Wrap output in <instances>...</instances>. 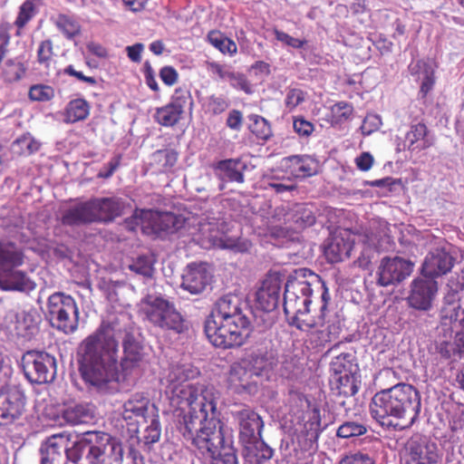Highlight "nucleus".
<instances>
[{
  "label": "nucleus",
  "mask_w": 464,
  "mask_h": 464,
  "mask_svg": "<svg viewBox=\"0 0 464 464\" xmlns=\"http://www.w3.org/2000/svg\"><path fill=\"white\" fill-rule=\"evenodd\" d=\"M198 374V369L191 364L171 365L163 381L165 395L170 405L180 410L188 409L179 426L184 439L191 438L206 422L218 418L215 388L189 382Z\"/></svg>",
  "instance_id": "obj_1"
},
{
  "label": "nucleus",
  "mask_w": 464,
  "mask_h": 464,
  "mask_svg": "<svg viewBox=\"0 0 464 464\" xmlns=\"http://www.w3.org/2000/svg\"><path fill=\"white\" fill-rule=\"evenodd\" d=\"M118 322L102 321L99 328L86 337L79 348V371L83 381L99 392L112 393L118 391L119 345L116 338Z\"/></svg>",
  "instance_id": "obj_2"
},
{
  "label": "nucleus",
  "mask_w": 464,
  "mask_h": 464,
  "mask_svg": "<svg viewBox=\"0 0 464 464\" xmlns=\"http://www.w3.org/2000/svg\"><path fill=\"white\" fill-rule=\"evenodd\" d=\"M285 285L284 312L291 326L306 331L324 326L331 299L328 288L311 270L295 271Z\"/></svg>",
  "instance_id": "obj_3"
},
{
  "label": "nucleus",
  "mask_w": 464,
  "mask_h": 464,
  "mask_svg": "<svg viewBox=\"0 0 464 464\" xmlns=\"http://www.w3.org/2000/svg\"><path fill=\"white\" fill-rule=\"evenodd\" d=\"M250 311L237 295L218 298L207 317L204 331L216 347L241 346L249 337L251 330Z\"/></svg>",
  "instance_id": "obj_4"
},
{
  "label": "nucleus",
  "mask_w": 464,
  "mask_h": 464,
  "mask_svg": "<svg viewBox=\"0 0 464 464\" xmlns=\"http://www.w3.org/2000/svg\"><path fill=\"white\" fill-rule=\"evenodd\" d=\"M102 431H87L69 448L63 433L47 438L40 447V464H110L111 451Z\"/></svg>",
  "instance_id": "obj_5"
},
{
  "label": "nucleus",
  "mask_w": 464,
  "mask_h": 464,
  "mask_svg": "<svg viewBox=\"0 0 464 464\" xmlns=\"http://www.w3.org/2000/svg\"><path fill=\"white\" fill-rule=\"evenodd\" d=\"M421 409L420 392L411 384L400 382L376 392L370 403V414L382 427L396 429L398 420L413 424Z\"/></svg>",
  "instance_id": "obj_6"
},
{
  "label": "nucleus",
  "mask_w": 464,
  "mask_h": 464,
  "mask_svg": "<svg viewBox=\"0 0 464 464\" xmlns=\"http://www.w3.org/2000/svg\"><path fill=\"white\" fill-rule=\"evenodd\" d=\"M185 440L202 454H208L209 464H238L232 431L218 418H212Z\"/></svg>",
  "instance_id": "obj_7"
},
{
  "label": "nucleus",
  "mask_w": 464,
  "mask_h": 464,
  "mask_svg": "<svg viewBox=\"0 0 464 464\" xmlns=\"http://www.w3.org/2000/svg\"><path fill=\"white\" fill-rule=\"evenodd\" d=\"M330 370L332 401L335 409L343 408L348 413L362 384L358 363L352 353H341L332 360Z\"/></svg>",
  "instance_id": "obj_8"
},
{
  "label": "nucleus",
  "mask_w": 464,
  "mask_h": 464,
  "mask_svg": "<svg viewBox=\"0 0 464 464\" xmlns=\"http://www.w3.org/2000/svg\"><path fill=\"white\" fill-rule=\"evenodd\" d=\"M23 254L13 243L0 242V289L5 291L29 292L35 284L20 270Z\"/></svg>",
  "instance_id": "obj_9"
},
{
  "label": "nucleus",
  "mask_w": 464,
  "mask_h": 464,
  "mask_svg": "<svg viewBox=\"0 0 464 464\" xmlns=\"http://www.w3.org/2000/svg\"><path fill=\"white\" fill-rule=\"evenodd\" d=\"M226 223L215 218H202L198 224V241L202 246L230 249L237 252L247 251V240L229 237L225 231Z\"/></svg>",
  "instance_id": "obj_10"
},
{
  "label": "nucleus",
  "mask_w": 464,
  "mask_h": 464,
  "mask_svg": "<svg viewBox=\"0 0 464 464\" xmlns=\"http://www.w3.org/2000/svg\"><path fill=\"white\" fill-rule=\"evenodd\" d=\"M46 316L53 327L64 334H72L78 328L79 310L75 300L62 292L48 297Z\"/></svg>",
  "instance_id": "obj_11"
},
{
  "label": "nucleus",
  "mask_w": 464,
  "mask_h": 464,
  "mask_svg": "<svg viewBox=\"0 0 464 464\" xmlns=\"http://www.w3.org/2000/svg\"><path fill=\"white\" fill-rule=\"evenodd\" d=\"M20 367L24 377L36 384L48 383L56 376V359L53 355L40 350H29L21 358Z\"/></svg>",
  "instance_id": "obj_12"
},
{
  "label": "nucleus",
  "mask_w": 464,
  "mask_h": 464,
  "mask_svg": "<svg viewBox=\"0 0 464 464\" xmlns=\"http://www.w3.org/2000/svg\"><path fill=\"white\" fill-rule=\"evenodd\" d=\"M146 318L154 325L162 329L181 333L184 330V319L174 304L162 297H148L142 307Z\"/></svg>",
  "instance_id": "obj_13"
},
{
  "label": "nucleus",
  "mask_w": 464,
  "mask_h": 464,
  "mask_svg": "<svg viewBox=\"0 0 464 464\" xmlns=\"http://www.w3.org/2000/svg\"><path fill=\"white\" fill-rule=\"evenodd\" d=\"M26 397L19 385L7 383V379L0 385V426L19 420L24 411Z\"/></svg>",
  "instance_id": "obj_14"
},
{
  "label": "nucleus",
  "mask_w": 464,
  "mask_h": 464,
  "mask_svg": "<svg viewBox=\"0 0 464 464\" xmlns=\"http://www.w3.org/2000/svg\"><path fill=\"white\" fill-rule=\"evenodd\" d=\"M158 413L157 408L150 403L148 397L141 393L131 395L122 406V418L127 422L129 430L133 434L139 432V426L148 423L149 419Z\"/></svg>",
  "instance_id": "obj_15"
},
{
  "label": "nucleus",
  "mask_w": 464,
  "mask_h": 464,
  "mask_svg": "<svg viewBox=\"0 0 464 464\" xmlns=\"http://www.w3.org/2000/svg\"><path fill=\"white\" fill-rule=\"evenodd\" d=\"M437 293L438 283L435 279L425 276H419L411 283V291L407 301L411 307L428 312L432 308Z\"/></svg>",
  "instance_id": "obj_16"
},
{
  "label": "nucleus",
  "mask_w": 464,
  "mask_h": 464,
  "mask_svg": "<svg viewBox=\"0 0 464 464\" xmlns=\"http://www.w3.org/2000/svg\"><path fill=\"white\" fill-rule=\"evenodd\" d=\"M412 268L413 264L401 257H384L378 268L377 283L382 286L400 283L411 275Z\"/></svg>",
  "instance_id": "obj_17"
},
{
  "label": "nucleus",
  "mask_w": 464,
  "mask_h": 464,
  "mask_svg": "<svg viewBox=\"0 0 464 464\" xmlns=\"http://www.w3.org/2000/svg\"><path fill=\"white\" fill-rule=\"evenodd\" d=\"M455 257L450 253V246H443L430 250L426 256L421 267V274L429 278L444 276L451 271Z\"/></svg>",
  "instance_id": "obj_18"
},
{
  "label": "nucleus",
  "mask_w": 464,
  "mask_h": 464,
  "mask_svg": "<svg viewBox=\"0 0 464 464\" xmlns=\"http://www.w3.org/2000/svg\"><path fill=\"white\" fill-rule=\"evenodd\" d=\"M211 168L219 181V190H223L227 183H244L247 165L239 158H231L214 162Z\"/></svg>",
  "instance_id": "obj_19"
},
{
  "label": "nucleus",
  "mask_w": 464,
  "mask_h": 464,
  "mask_svg": "<svg viewBox=\"0 0 464 464\" xmlns=\"http://www.w3.org/2000/svg\"><path fill=\"white\" fill-rule=\"evenodd\" d=\"M282 284L283 279L279 274L269 273L266 275L256 293V302L259 309L271 312L277 307Z\"/></svg>",
  "instance_id": "obj_20"
},
{
  "label": "nucleus",
  "mask_w": 464,
  "mask_h": 464,
  "mask_svg": "<svg viewBox=\"0 0 464 464\" xmlns=\"http://www.w3.org/2000/svg\"><path fill=\"white\" fill-rule=\"evenodd\" d=\"M233 416L239 425L240 442L260 439L264 427L261 417L249 407L233 412Z\"/></svg>",
  "instance_id": "obj_21"
},
{
  "label": "nucleus",
  "mask_w": 464,
  "mask_h": 464,
  "mask_svg": "<svg viewBox=\"0 0 464 464\" xmlns=\"http://www.w3.org/2000/svg\"><path fill=\"white\" fill-rule=\"evenodd\" d=\"M211 276L204 264H191L182 276L181 287L192 295L202 293L210 284Z\"/></svg>",
  "instance_id": "obj_22"
},
{
  "label": "nucleus",
  "mask_w": 464,
  "mask_h": 464,
  "mask_svg": "<svg viewBox=\"0 0 464 464\" xmlns=\"http://www.w3.org/2000/svg\"><path fill=\"white\" fill-rule=\"evenodd\" d=\"M436 352L445 359H450L454 355L459 358L464 357V337L458 332H445L439 327V337L435 343Z\"/></svg>",
  "instance_id": "obj_23"
},
{
  "label": "nucleus",
  "mask_w": 464,
  "mask_h": 464,
  "mask_svg": "<svg viewBox=\"0 0 464 464\" xmlns=\"http://www.w3.org/2000/svg\"><path fill=\"white\" fill-rule=\"evenodd\" d=\"M62 224L75 227L96 223L92 200L80 202L69 207L62 216Z\"/></svg>",
  "instance_id": "obj_24"
},
{
  "label": "nucleus",
  "mask_w": 464,
  "mask_h": 464,
  "mask_svg": "<svg viewBox=\"0 0 464 464\" xmlns=\"http://www.w3.org/2000/svg\"><path fill=\"white\" fill-rule=\"evenodd\" d=\"M96 223H109L122 215L125 204L119 198H92Z\"/></svg>",
  "instance_id": "obj_25"
},
{
  "label": "nucleus",
  "mask_w": 464,
  "mask_h": 464,
  "mask_svg": "<svg viewBox=\"0 0 464 464\" xmlns=\"http://www.w3.org/2000/svg\"><path fill=\"white\" fill-rule=\"evenodd\" d=\"M353 242L342 233L331 235L324 246V254L329 263H338L350 256Z\"/></svg>",
  "instance_id": "obj_26"
},
{
  "label": "nucleus",
  "mask_w": 464,
  "mask_h": 464,
  "mask_svg": "<svg viewBox=\"0 0 464 464\" xmlns=\"http://www.w3.org/2000/svg\"><path fill=\"white\" fill-rule=\"evenodd\" d=\"M150 224L151 235L160 236L162 233L173 234L178 232L185 225L182 216L170 212H159L151 209Z\"/></svg>",
  "instance_id": "obj_27"
},
{
  "label": "nucleus",
  "mask_w": 464,
  "mask_h": 464,
  "mask_svg": "<svg viewBox=\"0 0 464 464\" xmlns=\"http://www.w3.org/2000/svg\"><path fill=\"white\" fill-rule=\"evenodd\" d=\"M434 137L429 131L426 124L418 122L411 124L405 134L403 149L411 151H420L431 147Z\"/></svg>",
  "instance_id": "obj_28"
},
{
  "label": "nucleus",
  "mask_w": 464,
  "mask_h": 464,
  "mask_svg": "<svg viewBox=\"0 0 464 464\" xmlns=\"http://www.w3.org/2000/svg\"><path fill=\"white\" fill-rule=\"evenodd\" d=\"M412 464H437L439 460L436 443L426 438L413 440L409 446Z\"/></svg>",
  "instance_id": "obj_29"
},
{
  "label": "nucleus",
  "mask_w": 464,
  "mask_h": 464,
  "mask_svg": "<svg viewBox=\"0 0 464 464\" xmlns=\"http://www.w3.org/2000/svg\"><path fill=\"white\" fill-rule=\"evenodd\" d=\"M441 329L445 332H458L464 337V308L459 301L447 302L441 310Z\"/></svg>",
  "instance_id": "obj_30"
},
{
  "label": "nucleus",
  "mask_w": 464,
  "mask_h": 464,
  "mask_svg": "<svg viewBox=\"0 0 464 464\" xmlns=\"http://www.w3.org/2000/svg\"><path fill=\"white\" fill-rule=\"evenodd\" d=\"M409 71L416 78V81L420 82L419 95L424 99L433 89L435 83L432 63L425 60H417L410 63Z\"/></svg>",
  "instance_id": "obj_31"
},
{
  "label": "nucleus",
  "mask_w": 464,
  "mask_h": 464,
  "mask_svg": "<svg viewBox=\"0 0 464 464\" xmlns=\"http://www.w3.org/2000/svg\"><path fill=\"white\" fill-rule=\"evenodd\" d=\"M123 352L121 366L123 375L128 376L139 367L142 359L141 347L130 333H126L123 338Z\"/></svg>",
  "instance_id": "obj_32"
},
{
  "label": "nucleus",
  "mask_w": 464,
  "mask_h": 464,
  "mask_svg": "<svg viewBox=\"0 0 464 464\" xmlns=\"http://www.w3.org/2000/svg\"><path fill=\"white\" fill-rule=\"evenodd\" d=\"M241 443L243 458L248 464H264L273 457V449L266 444L261 438Z\"/></svg>",
  "instance_id": "obj_33"
},
{
  "label": "nucleus",
  "mask_w": 464,
  "mask_h": 464,
  "mask_svg": "<svg viewBox=\"0 0 464 464\" xmlns=\"http://www.w3.org/2000/svg\"><path fill=\"white\" fill-rule=\"evenodd\" d=\"M281 165L295 178L310 177L316 173V164L310 157L293 155L284 158Z\"/></svg>",
  "instance_id": "obj_34"
},
{
  "label": "nucleus",
  "mask_w": 464,
  "mask_h": 464,
  "mask_svg": "<svg viewBox=\"0 0 464 464\" xmlns=\"http://www.w3.org/2000/svg\"><path fill=\"white\" fill-rule=\"evenodd\" d=\"M287 222L294 225V229H304L315 223L313 207L304 203L294 205L285 215Z\"/></svg>",
  "instance_id": "obj_35"
},
{
  "label": "nucleus",
  "mask_w": 464,
  "mask_h": 464,
  "mask_svg": "<svg viewBox=\"0 0 464 464\" xmlns=\"http://www.w3.org/2000/svg\"><path fill=\"white\" fill-rule=\"evenodd\" d=\"M255 374L248 368L241 364L233 365L229 372L228 382L231 387L237 392H252L256 385L252 381Z\"/></svg>",
  "instance_id": "obj_36"
},
{
  "label": "nucleus",
  "mask_w": 464,
  "mask_h": 464,
  "mask_svg": "<svg viewBox=\"0 0 464 464\" xmlns=\"http://www.w3.org/2000/svg\"><path fill=\"white\" fill-rule=\"evenodd\" d=\"M62 416L72 426L88 423L94 418L93 406L88 403L70 405L63 410Z\"/></svg>",
  "instance_id": "obj_37"
},
{
  "label": "nucleus",
  "mask_w": 464,
  "mask_h": 464,
  "mask_svg": "<svg viewBox=\"0 0 464 464\" xmlns=\"http://www.w3.org/2000/svg\"><path fill=\"white\" fill-rule=\"evenodd\" d=\"M275 363L274 356L266 350L253 352L249 357L248 366L255 376L266 375Z\"/></svg>",
  "instance_id": "obj_38"
},
{
  "label": "nucleus",
  "mask_w": 464,
  "mask_h": 464,
  "mask_svg": "<svg viewBox=\"0 0 464 464\" xmlns=\"http://www.w3.org/2000/svg\"><path fill=\"white\" fill-rule=\"evenodd\" d=\"M14 331L25 340L33 338L38 332V321L34 314L24 311L18 313L15 316Z\"/></svg>",
  "instance_id": "obj_39"
},
{
  "label": "nucleus",
  "mask_w": 464,
  "mask_h": 464,
  "mask_svg": "<svg viewBox=\"0 0 464 464\" xmlns=\"http://www.w3.org/2000/svg\"><path fill=\"white\" fill-rule=\"evenodd\" d=\"M90 113L89 102L83 98H77L68 102L64 111V121L74 123L85 120Z\"/></svg>",
  "instance_id": "obj_40"
},
{
  "label": "nucleus",
  "mask_w": 464,
  "mask_h": 464,
  "mask_svg": "<svg viewBox=\"0 0 464 464\" xmlns=\"http://www.w3.org/2000/svg\"><path fill=\"white\" fill-rule=\"evenodd\" d=\"M150 164L160 172L169 171L178 160V153L173 149L158 150L151 154Z\"/></svg>",
  "instance_id": "obj_41"
},
{
  "label": "nucleus",
  "mask_w": 464,
  "mask_h": 464,
  "mask_svg": "<svg viewBox=\"0 0 464 464\" xmlns=\"http://www.w3.org/2000/svg\"><path fill=\"white\" fill-rule=\"evenodd\" d=\"M151 217V209H136L130 218L125 219V227L130 231H135L140 227L143 234L150 236Z\"/></svg>",
  "instance_id": "obj_42"
},
{
  "label": "nucleus",
  "mask_w": 464,
  "mask_h": 464,
  "mask_svg": "<svg viewBox=\"0 0 464 464\" xmlns=\"http://www.w3.org/2000/svg\"><path fill=\"white\" fill-rule=\"evenodd\" d=\"M369 430V425L362 419L349 420L341 424L336 431V435L343 439H352L366 434Z\"/></svg>",
  "instance_id": "obj_43"
},
{
  "label": "nucleus",
  "mask_w": 464,
  "mask_h": 464,
  "mask_svg": "<svg viewBox=\"0 0 464 464\" xmlns=\"http://www.w3.org/2000/svg\"><path fill=\"white\" fill-rule=\"evenodd\" d=\"M155 258L151 255H140L128 265V268L144 279H150L155 272Z\"/></svg>",
  "instance_id": "obj_44"
},
{
  "label": "nucleus",
  "mask_w": 464,
  "mask_h": 464,
  "mask_svg": "<svg viewBox=\"0 0 464 464\" xmlns=\"http://www.w3.org/2000/svg\"><path fill=\"white\" fill-rule=\"evenodd\" d=\"M52 21L65 38L72 40L81 33L80 24L72 16L60 14Z\"/></svg>",
  "instance_id": "obj_45"
},
{
  "label": "nucleus",
  "mask_w": 464,
  "mask_h": 464,
  "mask_svg": "<svg viewBox=\"0 0 464 464\" xmlns=\"http://www.w3.org/2000/svg\"><path fill=\"white\" fill-rule=\"evenodd\" d=\"M208 41L211 45L219 50L224 54L234 55L237 52V44L234 41L224 36L218 31H211L208 34Z\"/></svg>",
  "instance_id": "obj_46"
},
{
  "label": "nucleus",
  "mask_w": 464,
  "mask_h": 464,
  "mask_svg": "<svg viewBox=\"0 0 464 464\" xmlns=\"http://www.w3.org/2000/svg\"><path fill=\"white\" fill-rule=\"evenodd\" d=\"M181 115L178 110L168 103L156 109L154 119L161 126L172 127L179 121Z\"/></svg>",
  "instance_id": "obj_47"
},
{
  "label": "nucleus",
  "mask_w": 464,
  "mask_h": 464,
  "mask_svg": "<svg viewBox=\"0 0 464 464\" xmlns=\"http://www.w3.org/2000/svg\"><path fill=\"white\" fill-rule=\"evenodd\" d=\"M249 130L256 138L267 140L272 136L270 124L266 119L257 114H250Z\"/></svg>",
  "instance_id": "obj_48"
},
{
  "label": "nucleus",
  "mask_w": 464,
  "mask_h": 464,
  "mask_svg": "<svg viewBox=\"0 0 464 464\" xmlns=\"http://www.w3.org/2000/svg\"><path fill=\"white\" fill-rule=\"evenodd\" d=\"M39 148L40 143L30 134L23 135L12 143V150L16 154L31 155L36 152Z\"/></svg>",
  "instance_id": "obj_49"
},
{
  "label": "nucleus",
  "mask_w": 464,
  "mask_h": 464,
  "mask_svg": "<svg viewBox=\"0 0 464 464\" xmlns=\"http://www.w3.org/2000/svg\"><path fill=\"white\" fill-rule=\"evenodd\" d=\"M161 435V426L159 419V414H155L149 419V424L144 430V434L141 440L145 445H151L158 442Z\"/></svg>",
  "instance_id": "obj_50"
},
{
  "label": "nucleus",
  "mask_w": 464,
  "mask_h": 464,
  "mask_svg": "<svg viewBox=\"0 0 464 464\" xmlns=\"http://www.w3.org/2000/svg\"><path fill=\"white\" fill-rule=\"evenodd\" d=\"M37 14L32 0H25L19 7V12L14 24L18 28H24L29 21Z\"/></svg>",
  "instance_id": "obj_51"
},
{
  "label": "nucleus",
  "mask_w": 464,
  "mask_h": 464,
  "mask_svg": "<svg viewBox=\"0 0 464 464\" xmlns=\"http://www.w3.org/2000/svg\"><path fill=\"white\" fill-rule=\"evenodd\" d=\"M25 72L24 64L14 60H7L5 63L3 75L5 80L9 82L19 81Z\"/></svg>",
  "instance_id": "obj_52"
},
{
  "label": "nucleus",
  "mask_w": 464,
  "mask_h": 464,
  "mask_svg": "<svg viewBox=\"0 0 464 464\" xmlns=\"http://www.w3.org/2000/svg\"><path fill=\"white\" fill-rule=\"evenodd\" d=\"M229 101L223 95H210L204 103L207 111L213 115H218L228 109Z\"/></svg>",
  "instance_id": "obj_53"
},
{
  "label": "nucleus",
  "mask_w": 464,
  "mask_h": 464,
  "mask_svg": "<svg viewBox=\"0 0 464 464\" xmlns=\"http://www.w3.org/2000/svg\"><path fill=\"white\" fill-rule=\"evenodd\" d=\"M104 441L107 442V446L111 451V458L109 460L110 464H117L122 460L123 458V447L120 440L113 438L108 433H104ZM90 464V463H85Z\"/></svg>",
  "instance_id": "obj_54"
},
{
  "label": "nucleus",
  "mask_w": 464,
  "mask_h": 464,
  "mask_svg": "<svg viewBox=\"0 0 464 464\" xmlns=\"http://www.w3.org/2000/svg\"><path fill=\"white\" fill-rule=\"evenodd\" d=\"M331 111L334 122L343 123L351 118L353 112V107L352 103L339 102L332 106Z\"/></svg>",
  "instance_id": "obj_55"
},
{
  "label": "nucleus",
  "mask_w": 464,
  "mask_h": 464,
  "mask_svg": "<svg viewBox=\"0 0 464 464\" xmlns=\"http://www.w3.org/2000/svg\"><path fill=\"white\" fill-rule=\"evenodd\" d=\"M173 108L183 114L187 105H192V97L190 92L184 89H177L169 102Z\"/></svg>",
  "instance_id": "obj_56"
},
{
  "label": "nucleus",
  "mask_w": 464,
  "mask_h": 464,
  "mask_svg": "<svg viewBox=\"0 0 464 464\" xmlns=\"http://www.w3.org/2000/svg\"><path fill=\"white\" fill-rule=\"evenodd\" d=\"M53 97L54 90L49 85L36 84L29 90V98L32 101L48 102Z\"/></svg>",
  "instance_id": "obj_57"
},
{
  "label": "nucleus",
  "mask_w": 464,
  "mask_h": 464,
  "mask_svg": "<svg viewBox=\"0 0 464 464\" xmlns=\"http://www.w3.org/2000/svg\"><path fill=\"white\" fill-rule=\"evenodd\" d=\"M382 118L378 114L369 113L364 118L360 129L364 136L371 135L382 126Z\"/></svg>",
  "instance_id": "obj_58"
},
{
  "label": "nucleus",
  "mask_w": 464,
  "mask_h": 464,
  "mask_svg": "<svg viewBox=\"0 0 464 464\" xmlns=\"http://www.w3.org/2000/svg\"><path fill=\"white\" fill-rule=\"evenodd\" d=\"M227 81L233 88L237 90L243 91L246 93L252 92L251 84L249 83L246 77L243 73L235 72L231 71Z\"/></svg>",
  "instance_id": "obj_59"
},
{
  "label": "nucleus",
  "mask_w": 464,
  "mask_h": 464,
  "mask_svg": "<svg viewBox=\"0 0 464 464\" xmlns=\"http://www.w3.org/2000/svg\"><path fill=\"white\" fill-rule=\"evenodd\" d=\"M305 100V92L301 89L291 88L286 92L285 103L289 110L296 108Z\"/></svg>",
  "instance_id": "obj_60"
},
{
  "label": "nucleus",
  "mask_w": 464,
  "mask_h": 464,
  "mask_svg": "<svg viewBox=\"0 0 464 464\" xmlns=\"http://www.w3.org/2000/svg\"><path fill=\"white\" fill-rule=\"evenodd\" d=\"M294 130L300 136L304 138L309 137L313 131L314 130V124L305 120L304 117H296L293 121Z\"/></svg>",
  "instance_id": "obj_61"
},
{
  "label": "nucleus",
  "mask_w": 464,
  "mask_h": 464,
  "mask_svg": "<svg viewBox=\"0 0 464 464\" xmlns=\"http://www.w3.org/2000/svg\"><path fill=\"white\" fill-rule=\"evenodd\" d=\"M53 56V43L51 40L42 41L37 49V61L41 64L48 66Z\"/></svg>",
  "instance_id": "obj_62"
},
{
  "label": "nucleus",
  "mask_w": 464,
  "mask_h": 464,
  "mask_svg": "<svg viewBox=\"0 0 464 464\" xmlns=\"http://www.w3.org/2000/svg\"><path fill=\"white\" fill-rule=\"evenodd\" d=\"M320 425L319 412L315 411L310 420L304 424L306 436L310 440H317L320 433Z\"/></svg>",
  "instance_id": "obj_63"
},
{
  "label": "nucleus",
  "mask_w": 464,
  "mask_h": 464,
  "mask_svg": "<svg viewBox=\"0 0 464 464\" xmlns=\"http://www.w3.org/2000/svg\"><path fill=\"white\" fill-rule=\"evenodd\" d=\"M339 464H375V460L367 453L357 452L345 456Z\"/></svg>",
  "instance_id": "obj_64"
}]
</instances>
